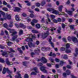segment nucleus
<instances>
[{
	"label": "nucleus",
	"instance_id": "nucleus-1",
	"mask_svg": "<svg viewBox=\"0 0 78 78\" xmlns=\"http://www.w3.org/2000/svg\"><path fill=\"white\" fill-rule=\"evenodd\" d=\"M41 27L43 28L44 30H47L46 33L44 34V35H42L43 38H46V37H47V36H48V35L49 34H50L48 32V31H49V30L48 29V28H47V27L44 26V24H42L41 25Z\"/></svg>",
	"mask_w": 78,
	"mask_h": 78
},
{
	"label": "nucleus",
	"instance_id": "nucleus-2",
	"mask_svg": "<svg viewBox=\"0 0 78 78\" xmlns=\"http://www.w3.org/2000/svg\"><path fill=\"white\" fill-rule=\"evenodd\" d=\"M47 10H48V11L49 12L52 11V13L54 14H56L57 15V14H59L58 11L56 10H54V9L52 8H48L47 9Z\"/></svg>",
	"mask_w": 78,
	"mask_h": 78
},
{
	"label": "nucleus",
	"instance_id": "nucleus-3",
	"mask_svg": "<svg viewBox=\"0 0 78 78\" xmlns=\"http://www.w3.org/2000/svg\"><path fill=\"white\" fill-rule=\"evenodd\" d=\"M33 70H34V72H33L30 73L31 75H36V73H39V72L38 71V70H37V68L36 67H34L33 68Z\"/></svg>",
	"mask_w": 78,
	"mask_h": 78
},
{
	"label": "nucleus",
	"instance_id": "nucleus-4",
	"mask_svg": "<svg viewBox=\"0 0 78 78\" xmlns=\"http://www.w3.org/2000/svg\"><path fill=\"white\" fill-rule=\"evenodd\" d=\"M7 30H9L12 34V36H14L16 34L17 32L16 31H15L14 30L11 29V28H7Z\"/></svg>",
	"mask_w": 78,
	"mask_h": 78
},
{
	"label": "nucleus",
	"instance_id": "nucleus-5",
	"mask_svg": "<svg viewBox=\"0 0 78 78\" xmlns=\"http://www.w3.org/2000/svg\"><path fill=\"white\" fill-rule=\"evenodd\" d=\"M1 52H2V56H5L6 57V58L8 56V55H9V54L10 53L9 52H6V51H3L2 50H1Z\"/></svg>",
	"mask_w": 78,
	"mask_h": 78
},
{
	"label": "nucleus",
	"instance_id": "nucleus-6",
	"mask_svg": "<svg viewBox=\"0 0 78 78\" xmlns=\"http://www.w3.org/2000/svg\"><path fill=\"white\" fill-rule=\"evenodd\" d=\"M6 72H7V73H11V72L9 70L8 68H6L5 67H4L3 69V70L2 72L3 74H5L6 73Z\"/></svg>",
	"mask_w": 78,
	"mask_h": 78
},
{
	"label": "nucleus",
	"instance_id": "nucleus-7",
	"mask_svg": "<svg viewBox=\"0 0 78 78\" xmlns=\"http://www.w3.org/2000/svg\"><path fill=\"white\" fill-rule=\"evenodd\" d=\"M46 68V67L43 66H41L40 67V70L41 71H42L43 72H44V73H47V70L45 69Z\"/></svg>",
	"mask_w": 78,
	"mask_h": 78
},
{
	"label": "nucleus",
	"instance_id": "nucleus-8",
	"mask_svg": "<svg viewBox=\"0 0 78 78\" xmlns=\"http://www.w3.org/2000/svg\"><path fill=\"white\" fill-rule=\"evenodd\" d=\"M11 18V16L10 14H8V13H6L5 17H4V20L6 19H10Z\"/></svg>",
	"mask_w": 78,
	"mask_h": 78
},
{
	"label": "nucleus",
	"instance_id": "nucleus-9",
	"mask_svg": "<svg viewBox=\"0 0 78 78\" xmlns=\"http://www.w3.org/2000/svg\"><path fill=\"white\" fill-rule=\"evenodd\" d=\"M40 61H41L43 63V64H46L47 62V60H46V59L44 57L42 58Z\"/></svg>",
	"mask_w": 78,
	"mask_h": 78
},
{
	"label": "nucleus",
	"instance_id": "nucleus-10",
	"mask_svg": "<svg viewBox=\"0 0 78 78\" xmlns=\"http://www.w3.org/2000/svg\"><path fill=\"white\" fill-rule=\"evenodd\" d=\"M0 13L1 14H2V15L3 16V18H0V20H4L5 19V18L6 17V15H5V13L2 12V11H0Z\"/></svg>",
	"mask_w": 78,
	"mask_h": 78
},
{
	"label": "nucleus",
	"instance_id": "nucleus-11",
	"mask_svg": "<svg viewBox=\"0 0 78 78\" xmlns=\"http://www.w3.org/2000/svg\"><path fill=\"white\" fill-rule=\"evenodd\" d=\"M5 62L6 64L8 65V66H11V65H12L13 63L12 62H10L9 60H8V58H7L5 60Z\"/></svg>",
	"mask_w": 78,
	"mask_h": 78
},
{
	"label": "nucleus",
	"instance_id": "nucleus-12",
	"mask_svg": "<svg viewBox=\"0 0 78 78\" xmlns=\"http://www.w3.org/2000/svg\"><path fill=\"white\" fill-rule=\"evenodd\" d=\"M37 20L34 19L32 20V22H31V25H32V26H34V23H37Z\"/></svg>",
	"mask_w": 78,
	"mask_h": 78
},
{
	"label": "nucleus",
	"instance_id": "nucleus-13",
	"mask_svg": "<svg viewBox=\"0 0 78 78\" xmlns=\"http://www.w3.org/2000/svg\"><path fill=\"white\" fill-rule=\"evenodd\" d=\"M72 40L74 43H77L78 42V40L77 39V38L75 37H72Z\"/></svg>",
	"mask_w": 78,
	"mask_h": 78
},
{
	"label": "nucleus",
	"instance_id": "nucleus-14",
	"mask_svg": "<svg viewBox=\"0 0 78 78\" xmlns=\"http://www.w3.org/2000/svg\"><path fill=\"white\" fill-rule=\"evenodd\" d=\"M20 73V71H18L17 72V73L18 76L17 75H16L15 76V78H22V77L20 76H21V74Z\"/></svg>",
	"mask_w": 78,
	"mask_h": 78
},
{
	"label": "nucleus",
	"instance_id": "nucleus-15",
	"mask_svg": "<svg viewBox=\"0 0 78 78\" xmlns=\"http://www.w3.org/2000/svg\"><path fill=\"white\" fill-rule=\"evenodd\" d=\"M27 36L29 37H32L33 39H36V35L35 34H34L33 36L32 34H29L27 35Z\"/></svg>",
	"mask_w": 78,
	"mask_h": 78
},
{
	"label": "nucleus",
	"instance_id": "nucleus-16",
	"mask_svg": "<svg viewBox=\"0 0 78 78\" xmlns=\"http://www.w3.org/2000/svg\"><path fill=\"white\" fill-rule=\"evenodd\" d=\"M19 27L21 28H26V26L25 25L23 24L22 23H20L19 26Z\"/></svg>",
	"mask_w": 78,
	"mask_h": 78
},
{
	"label": "nucleus",
	"instance_id": "nucleus-17",
	"mask_svg": "<svg viewBox=\"0 0 78 78\" xmlns=\"http://www.w3.org/2000/svg\"><path fill=\"white\" fill-rule=\"evenodd\" d=\"M26 42H27L29 43L30 41V42H32V41H33V38H27L26 39Z\"/></svg>",
	"mask_w": 78,
	"mask_h": 78
},
{
	"label": "nucleus",
	"instance_id": "nucleus-18",
	"mask_svg": "<svg viewBox=\"0 0 78 78\" xmlns=\"http://www.w3.org/2000/svg\"><path fill=\"white\" fill-rule=\"evenodd\" d=\"M48 50V48H47L45 47H43L41 48V50L42 51H45Z\"/></svg>",
	"mask_w": 78,
	"mask_h": 78
},
{
	"label": "nucleus",
	"instance_id": "nucleus-19",
	"mask_svg": "<svg viewBox=\"0 0 78 78\" xmlns=\"http://www.w3.org/2000/svg\"><path fill=\"white\" fill-rule=\"evenodd\" d=\"M19 10H20V8L19 7H16L14 11L16 12H19Z\"/></svg>",
	"mask_w": 78,
	"mask_h": 78
},
{
	"label": "nucleus",
	"instance_id": "nucleus-20",
	"mask_svg": "<svg viewBox=\"0 0 78 78\" xmlns=\"http://www.w3.org/2000/svg\"><path fill=\"white\" fill-rule=\"evenodd\" d=\"M63 6L62 5L60 6L58 8V10L60 12H62V9Z\"/></svg>",
	"mask_w": 78,
	"mask_h": 78
},
{
	"label": "nucleus",
	"instance_id": "nucleus-21",
	"mask_svg": "<svg viewBox=\"0 0 78 78\" xmlns=\"http://www.w3.org/2000/svg\"><path fill=\"white\" fill-rule=\"evenodd\" d=\"M8 48L9 50L10 51H11V52H13V53H14V52H15V51H14V50L12 49V48H11L10 47H9Z\"/></svg>",
	"mask_w": 78,
	"mask_h": 78
},
{
	"label": "nucleus",
	"instance_id": "nucleus-22",
	"mask_svg": "<svg viewBox=\"0 0 78 78\" xmlns=\"http://www.w3.org/2000/svg\"><path fill=\"white\" fill-rule=\"evenodd\" d=\"M36 27L37 28L39 29L41 27V25L39 24H37L36 25Z\"/></svg>",
	"mask_w": 78,
	"mask_h": 78
},
{
	"label": "nucleus",
	"instance_id": "nucleus-23",
	"mask_svg": "<svg viewBox=\"0 0 78 78\" xmlns=\"http://www.w3.org/2000/svg\"><path fill=\"white\" fill-rule=\"evenodd\" d=\"M66 72L67 75H69L70 74V71L69 70L67 69L66 71Z\"/></svg>",
	"mask_w": 78,
	"mask_h": 78
},
{
	"label": "nucleus",
	"instance_id": "nucleus-24",
	"mask_svg": "<svg viewBox=\"0 0 78 78\" xmlns=\"http://www.w3.org/2000/svg\"><path fill=\"white\" fill-rule=\"evenodd\" d=\"M61 27H58V29L57 30V32L59 34L61 33Z\"/></svg>",
	"mask_w": 78,
	"mask_h": 78
},
{
	"label": "nucleus",
	"instance_id": "nucleus-25",
	"mask_svg": "<svg viewBox=\"0 0 78 78\" xmlns=\"http://www.w3.org/2000/svg\"><path fill=\"white\" fill-rule=\"evenodd\" d=\"M15 18L16 20H19V16L18 15H16Z\"/></svg>",
	"mask_w": 78,
	"mask_h": 78
},
{
	"label": "nucleus",
	"instance_id": "nucleus-26",
	"mask_svg": "<svg viewBox=\"0 0 78 78\" xmlns=\"http://www.w3.org/2000/svg\"><path fill=\"white\" fill-rule=\"evenodd\" d=\"M18 37V35H16L15 36H13L12 38V39L13 40H15L16 39V38H17Z\"/></svg>",
	"mask_w": 78,
	"mask_h": 78
},
{
	"label": "nucleus",
	"instance_id": "nucleus-27",
	"mask_svg": "<svg viewBox=\"0 0 78 78\" xmlns=\"http://www.w3.org/2000/svg\"><path fill=\"white\" fill-rule=\"evenodd\" d=\"M41 22H47V23H49L48 22H47V20H46V21H45L44 20V18H42V20H41Z\"/></svg>",
	"mask_w": 78,
	"mask_h": 78
},
{
	"label": "nucleus",
	"instance_id": "nucleus-28",
	"mask_svg": "<svg viewBox=\"0 0 78 78\" xmlns=\"http://www.w3.org/2000/svg\"><path fill=\"white\" fill-rule=\"evenodd\" d=\"M63 58V59H67L68 58L67 55L66 54H65Z\"/></svg>",
	"mask_w": 78,
	"mask_h": 78
},
{
	"label": "nucleus",
	"instance_id": "nucleus-29",
	"mask_svg": "<svg viewBox=\"0 0 78 78\" xmlns=\"http://www.w3.org/2000/svg\"><path fill=\"white\" fill-rule=\"evenodd\" d=\"M28 45L30 47V48H31V47H32V45H33V44H32V43L31 42H30L28 43Z\"/></svg>",
	"mask_w": 78,
	"mask_h": 78
},
{
	"label": "nucleus",
	"instance_id": "nucleus-30",
	"mask_svg": "<svg viewBox=\"0 0 78 78\" xmlns=\"http://www.w3.org/2000/svg\"><path fill=\"white\" fill-rule=\"evenodd\" d=\"M60 66H62L65 62H63L62 61H60Z\"/></svg>",
	"mask_w": 78,
	"mask_h": 78
},
{
	"label": "nucleus",
	"instance_id": "nucleus-31",
	"mask_svg": "<svg viewBox=\"0 0 78 78\" xmlns=\"http://www.w3.org/2000/svg\"><path fill=\"white\" fill-rule=\"evenodd\" d=\"M67 13L70 16H72V11H68Z\"/></svg>",
	"mask_w": 78,
	"mask_h": 78
},
{
	"label": "nucleus",
	"instance_id": "nucleus-32",
	"mask_svg": "<svg viewBox=\"0 0 78 78\" xmlns=\"http://www.w3.org/2000/svg\"><path fill=\"white\" fill-rule=\"evenodd\" d=\"M0 62H2V63H4L5 62V60L3 58H0Z\"/></svg>",
	"mask_w": 78,
	"mask_h": 78
},
{
	"label": "nucleus",
	"instance_id": "nucleus-33",
	"mask_svg": "<svg viewBox=\"0 0 78 78\" xmlns=\"http://www.w3.org/2000/svg\"><path fill=\"white\" fill-rule=\"evenodd\" d=\"M0 62H2V63H4L5 62V60L3 58H0Z\"/></svg>",
	"mask_w": 78,
	"mask_h": 78
},
{
	"label": "nucleus",
	"instance_id": "nucleus-34",
	"mask_svg": "<svg viewBox=\"0 0 78 78\" xmlns=\"http://www.w3.org/2000/svg\"><path fill=\"white\" fill-rule=\"evenodd\" d=\"M19 35L20 36L21 34H23V30H20L19 33Z\"/></svg>",
	"mask_w": 78,
	"mask_h": 78
},
{
	"label": "nucleus",
	"instance_id": "nucleus-35",
	"mask_svg": "<svg viewBox=\"0 0 78 78\" xmlns=\"http://www.w3.org/2000/svg\"><path fill=\"white\" fill-rule=\"evenodd\" d=\"M56 28L55 27H52L51 29H50V30H51V31H54V30L55 31L56 30Z\"/></svg>",
	"mask_w": 78,
	"mask_h": 78
},
{
	"label": "nucleus",
	"instance_id": "nucleus-36",
	"mask_svg": "<svg viewBox=\"0 0 78 78\" xmlns=\"http://www.w3.org/2000/svg\"><path fill=\"white\" fill-rule=\"evenodd\" d=\"M41 5V4L39 2H37L36 4V6H37L38 7H39Z\"/></svg>",
	"mask_w": 78,
	"mask_h": 78
},
{
	"label": "nucleus",
	"instance_id": "nucleus-37",
	"mask_svg": "<svg viewBox=\"0 0 78 78\" xmlns=\"http://www.w3.org/2000/svg\"><path fill=\"white\" fill-rule=\"evenodd\" d=\"M24 78H29V76H28V74H26L24 76Z\"/></svg>",
	"mask_w": 78,
	"mask_h": 78
},
{
	"label": "nucleus",
	"instance_id": "nucleus-38",
	"mask_svg": "<svg viewBox=\"0 0 78 78\" xmlns=\"http://www.w3.org/2000/svg\"><path fill=\"white\" fill-rule=\"evenodd\" d=\"M3 10V11H8V8L6 7H4L2 9Z\"/></svg>",
	"mask_w": 78,
	"mask_h": 78
},
{
	"label": "nucleus",
	"instance_id": "nucleus-39",
	"mask_svg": "<svg viewBox=\"0 0 78 78\" xmlns=\"http://www.w3.org/2000/svg\"><path fill=\"white\" fill-rule=\"evenodd\" d=\"M41 4L42 6H44V5L45 4V1H43L41 2Z\"/></svg>",
	"mask_w": 78,
	"mask_h": 78
},
{
	"label": "nucleus",
	"instance_id": "nucleus-40",
	"mask_svg": "<svg viewBox=\"0 0 78 78\" xmlns=\"http://www.w3.org/2000/svg\"><path fill=\"white\" fill-rule=\"evenodd\" d=\"M32 33H38V32L37 31L35 30H32Z\"/></svg>",
	"mask_w": 78,
	"mask_h": 78
},
{
	"label": "nucleus",
	"instance_id": "nucleus-41",
	"mask_svg": "<svg viewBox=\"0 0 78 78\" xmlns=\"http://www.w3.org/2000/svg\"><path fill=\"white\" fill-rule=\"evenodd\" d=\"M26 19H27L28 22H30V21L31 20V19L29 17H27V18H26Z\"/></svg>",
	"mask_w": 78,
	"mask_h": 78
},
{
	"label": "nucleus",
	"instance_id": "nucleus-42",
	"mask_svg": "<svg viewBox=\"0 0 78 78\" xmlns=\"http://www.w3.org/2000/svg\"><path fill=\"white\" fill-rule=\"evenodd\" d=\"M51 17L52 19H55V16L54 15H51Z\"/></svg>",
	"mask_w": 78,
	"mask_h": 78
},
{
	"label": "nucleus",
	"instance_id": "nucleus-43",
	"mask_svg": "<svg viewBox=\"0 0 78 78\" xmlns=\"http://www.w3.org/2000/svg\"><path fill=\"white\" fill-rule=\"evenodd\" d=\"M68 20H69V22H72V21H73L72 19L71 18H68Z\"/></svg>",
	"mask_w": 78,
	"mask_h": 78
},
{
	"label": "nucleus",
	"instance_id": "nucleus-44",
	"mask_svg": "<svg viewBox=\"0 0 78 78\" xmlns=\"http://www.w3.org/2000/svg\"><path fill=\"white\" fill-rule=\"evenodd\" d=\"M66 51V53H70L71 51L70 49H67Z\"/></svg>",
	"mask_w": 78,
	"mask_h": 78
},
{
	"label": "nucleus",
	"instance_id": "nucleus-45",
	"mask_svg": "<svg viewBox=\"0 0 78 78\" xmlns=\"http://www.w3.org/2000/svg\"><path fill=\"white\" fill-rule=\"evenodd\" d=\"M69 47H70V44H67L66 45V48H69Z\"/></svg>",
	"mask_w": 78,
	"mask_h": 78
},
{
	"label": "nucleus",
	"instance_id": "nucleus-46",
	"mask_svg": "<svg viewBox=\"0 0 78 78\" xmlns=\"http://www.w3.org/2000/svg\"><path fill=\"white\" fill-rule=\"evenodd\" d=\"M4 28H6L8 27V25L6 23H4Z\"/></svg>",
	"mask_w": 78,
	"mask_h": 78
},
{
	"label": "nucleus",
	"instance_id": "nucleus-47",
	"mask_svg": "<svg viewBox=\"0 0 78 78\" xmlns=\"http://www.w3.org/2000/svg\"><path fill=\"white\" fill-rule=\"evenodd\" d=\"M55 61H56V62H59V59H58L57 58H55Z\"/></svg>",
	"mask_w": 78,
	"mask_h": 78
},
{
	"label": "nucleus",
	"instance_id": "nucleus-48",
	"mask_svg": "<svg viewBox=\"0 0 78 78\" xmlns=\"http://www.w3.org/2000/svg\"><path fill=\"white\" fill-rule=\"evenodd\" d=\"M75 51L76 54H77V55H78V49L77 48H76Z\"/></svg>",
	"mask_w": 78,
	"mask_h": 78
},
{
	"label": "nucleus",
	"instance_id": "nucleus-49",
	"mask_svg": "<svg viewBox=\"0 0 78 78\" xmlns=\"http://www.w3.org/2000/svg\"><path fill=\"white\" fill-rule=\"evenodd\" d=\"M30 17L31 18H33V17H34V15L32 13L30 14Z\"/></svg>",
	"mask_w": 78,
	"mask_h": 78
},
{
	"label": "nucleus",
	"instance_id": "nucleus-50",
	"mask_svg": "<svg viewBox=\"0 0 78 78\" xmlns=\"http://www.w3.org/2000/svg\"><path fill=\"white\" fill-rule=\"evenodd\" d=\"M63 75L64 77H66L67 76V74L66 73H64L63 74Z\"/></svg>",
	"mask_w": 78,
	"mask_h": 78
},
{
	"label": "nucleus",
	"instance_id": "nucleus-51",
	"mask_svg": "<svg viewBox=\"0 0 78 78\" xmlns=\"http://www.w3.org/2000/svg\"><path fill=\"white\" fill-rule=\"evenodd\" d=\"M60 50L62 51H64V50H65V48L62 47L60 48Z\"/></svg>",
	"mask_w": 78,
	"mask_h": 78
},
{
	"label": "nucleus",
	"instance_id": "nucleus-52",
	"mask_svg": "<svg viewBox=\"0 0 78 78\" xmlns=\"http://www.w3.org/2000/svg\"><path fill=\"white\" fill-rule=\"evenodd\" d=\"M43 65V64H42V63H40L38 64V66H39V67H40L41 66H42Z\"/></svg>",
	"mask_w": 78,
	"mask_h": 78
},
{
	"label": "nucleus",
	"instance_id": "nucleus-53",
	"mask_svg": "<svg viewBox=\"0 0 78 78\" xmlns=\"http://www.w3.org/2000/svg\"><path fill=\"white\" fill-rule=\"evenodd\" d=\"M22 15L23 17H27V14H26V13H23Z\"/></svg>",
	"mask_w": 78,
	"mask_h": 78
},
{
	"label": "nucleus",
	"instance_id": "nucleus-54",
	"mask_svg": "<svg viewBox=\"0 0 78 78\" xmlns=\"http://www.w3.org/2000/svg\"><path fill=\"white\" fill-rule=\"evenodd\" d=\"M47 66L48 67H51V65L50 63H48L46 64Z\"/></svg>",
	"mask_w": 78,
	"mask_h": 78
},
{
	"label": "nucleus",
	"instance_id": "nucleus-55",
	"mask_svg": "<svg viewBox=\"0 0 78 78\" xmlns=\"http://www.w3.org/2000/svg\"><path fill=\"white\" fill-rule=\"evenodd\" d=\"M67 68L68 69H71V67H72L70 66V65H68L67 66Z\"/></svg>",
	"mask_w": 78,
	"mask_h": 78
},
{
	"label": "nucleus",
	"instance_id": "nucleus-56",
	"mask_svg": "<svg viewBox=\"0 0 78 78\" xmlns=\"http://www.w3.org/2000/svg\"><path fill=\"white\" fill-rule=\"evenodd\" d=\"M58 21L59 22H61V18H58Z\"/></svg>",
	"mask_w": 78,
	"mask_h": 78
},
{
	"label": "nucleus",
	"instance_id": "nucleus-57",
	"mask_svg": "<svg viewBox=\"0 0 78 78\" xmlns=\"http://www.w3.org/2000/svg\"><path fill=\"white\" fill-rule=\"evenodd\" d=\"M62 28H64L65 27V24H62Z\"/></svg>",
	"mask_w": 78,
	"mask_h": 78
},
{
	"label": "nucleus",
	"instance_id": "nucleus-58",
	"mask_svg": "<svg viewBox=\"0 0 78 78\" xmlns=\"http://www.w3.org/2000/svg\"><path fill=\"white\" fill-rule=\"evenodd\" d=\"M23 63L24 66H26V65H27V62L25 61L23 62Z\"/></svg>",
	"mask_w": 78,
	"mask_h": 78
},
{
	"label": "nucleus",
	"instance_id": "nucleus-59",
	"mask_svg": "<svg viewBox=\"0 0 78 78\" xmlns=\"http://www.w3.org/2000/svg\"><path fill=\"white\" fill-rule=\"evenodd\" d=\"M0 48H2V49H3L5 47H4V46H3L1 45H0Z\"/></svg>",
	"mask_w": 78,
	"mask_h": 78
},
{
	"label": "nucleus",
	"instance_id": "nucleus-60",
	"mask_svg": "<svg viewBox=\"0 0 78 78\" xmlns=\"http://www.w3.org/2000/svg\"><path fill=\"white\" fill-rule=\"evenodd\" d=\"M13 26V25L12 24V23H11L9 25V27H10V28H12V26Z\"/></svg>",
	"mask_w": 78,
	"mask_h": 78
},
{
	"label": "nucleus",
	"instance_id": "nucleus-61",
	"mask_svg": "<svg viewBox=\"0 0 78 78\" xmlns=\"http://www.w3.org/2000/svg\"><path fill=\"white\" fill-rule=\"evenodd\" d=\"M70 28L71 30H73V28H74V27L73 26L71 25L70 26Z\"/></svg>",
	"mask_w": 78,
	"mask_h": 78
},
{
	"label": "nucleus",
	"instance_id": "nucleus-62",
	"mask_svg": "<svg viewBox=\"0 0 78 78\" xmlns=\"http://www.w3.org/2000/svg\"><path fill=\"white\" fill-rule=\"evenodd\" d=\"M78 14V13H77L76 14H75L74 15V17L75 18H76V17H77Z\"/></svg>",
	"mask_w": 78,
	"mask_h": 78
},
{
	"label": "nucleus",
	"instance_id": "nucleus-63",
	"mask_svg": "<svg viewBox=\"0 0 78 78\" xmlns=\"http://www.w3.org/2000/svg\"><path fill=\"white\" fill-rule=\"evenodd\" d=\"M3 5H7V3L5 1H3Z\"/></svg>",
	"mask_w": 78,
	"mask_h": 78
},
{
	"label": "nucleus",
	"instance_id": "nucleus-64",
	"mask_svg": "<svg viewBox=\"0 0 78 78\" xmlns=\"http://www.w3.org/2000/svg\"><path fill=\"white\" fill-rule=\"evenodd\" d=\"M35 11H37V12L39 11V9L36 8L35 9Z\"/></svg>",
	"mask_w": 78,
	"mask_h": 78
}]
</instances>
